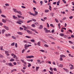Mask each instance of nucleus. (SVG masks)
I'll return each mask as SVG.
<instances>
[{
    "label": "nucleus",
    "mask_w": 74,
    "mask_h": 74,
    "mask_svg": "<svg viewBox=\"0 0 74 74\" xmlns=\"http://www.w3.org/2000/svg\"><path fill=\"white\" fill-rule=\"evenodd\" d=\"M24 30H25V31H26V32H27V33H29V34H32L33 33V32H32V31H30L28 29H24Z\"/></svg>",
    "instance_id": "nucleus-1"
},
{
    "label": "nucleus",
    "mask_w": 74,
    "mask_h": 74,
    "mask_svg": "<svg viewBox=\"0 0 74 74\" xmlns=\"http://www.w3.org/2000/svg\"><path fill=\"white\" fill-rule=\"evenodd\" d=\"M44 30L45 31V33H49V32H50L51 33V31L50 30H48V29L46 28H44Z\"/></svg>",
    "instance_id": "nucleus-2"
},
{
    "label": "nucleus",
    "mask_w": 74,
    "mask_h": 74,
    "mask_svg": "<svg viewBox=\"0 0 74 74\" xmlns=\"http://www.w3.org/2000/svg\"><path fill=\"white\" fill-rule=\"evenodd\" d=\"M71 66L70 67V70H73V69H74V66L73 65L71 64L69 65V66Z\"/></svg>",
    "instance_id": "nucleus-3"
},
{
    "label": "nucleus",
    "mask_w": 74,
    "mask_h": 74,
    "mask_svg": "<svg viewBox=\"0 0 74 74\" xmlns=\"http://www.w3.org/2000/svg\"><path fill=\"white\" fill-rule=\"evenodd\" d=\"M3 27H4V28H5V29L7 30H9V27H7L6 26H3Z\"/></svg>",
    "instance_id": "nucleus-4"
},
{
    "label": "nucleus",
    "mask_w": 74,
    "mask_h": 74,
    "mask_svg": "<svg viewBox=\"0 0 74 74\" xmlns=\"http://www.w3.org/2000/svg\"><path fill=\"white\" fill-rule=\"evenodd\" d=\"M5 54L7 56H10V54L8 53L9 52L8 51H5Z\"/></svg>",
    "instance_id": "nucleus-5"
},
{
    "label": "nucleus",
    "mask_w": 74,
    "mask_h": 74,
    "mask_svg": "<svg viewBox=\"0 0 74 74\" xmlns=\"http://www.w3.org/2000/svg\"><path fill=\"white\" fill-rule=\"evenodd\" d=\"M34 58L33 56H31L26 57L27 58Z\"/></svg>",
    "instance_id": "nucleus-6"
},
{
    "label": "nucleus",
    "mask_w": 74,
    "mask_h": 74,
    "mask_svg": "<svg viewBox=\"0 0 74 74\" xmlns=\"http://www.w3.org/2000/svg\"><path fill=\"white\" fill-rule=\"evenodd\" d=\"M21 61L24 64H27V63H26V62H25L24 60H21Z\"/></svg>",
    "instance_id": "nucleus-7"
},
{
    "label": "nucleus",
    "mask_w": 74,
    "mask_h": 74,
    "mask_svg": "<svg viewBox=\"0 0 74 74\" xmlns=\"http://www.w3.org/2000/svg\"><path fill=\"white\" fill-rule=\"evenodd\" d=\"M16 13L19 14L21 15H22V12L20 11H17Z\"/></svg>",
    "instance_id": "nucleus-8"
},
{
    "label": "nucleus",
    "mask_w": 74,
    "mask_h": 74,
    "mask_svg": "<svg viewBox=\"0 0 74 74\" xmlns=\"http://www.w3.org/2000/svg\"><path fill=\"white\" fill-rule=\"evenodd\" d=\"M31 30H32V31H33L34 32H35L36 33H37V34H38V32H37V31H36V30L35 29H31Z\"/></svg>",
    "instance_id": "nucleus-9"
},
{
    "label": "nucleus",
    "mask_w": 74,
    "mask_h": 74,
    "mask_svg": "<svg viewBox=\"0 0 74 74\" xmlns=\"http://www.w3.org/2000/svg\"><path fill=\"white\" fill-rule=\"evenodd\" d=\"M17 34L19 35H23V33L19 32H17Z\"/></svg>",
    "instance_id": "nucleus-10"
},
{
    "label": "nucleus",
    "mask_w": 74,
    "mask_h": 74,
    "mask_svg": "<svg viewBox=\"0 0 74 74\" xmlns=\"http://www.w3.org/2000/svg\"><path fill=\"white\" fill-rule=\"evenodd\" d=\"M43 28V26L42 25H40V27H38L39 29H42Z\"/></svg>",
    "instance_id": "nucleus-11"
},
{
    "label": "nucleus",
    "mask_w": 74,
    "mask_h": 74,
    "mask_svg": "<svg viewBox=\"0 0 74 74\" xmlns=\"http://www.w3.org/2000/svg\"><path fill=\"white\" fill-rule=\"evenodd\" d=\"M37 44L38 46H40L41 45V42L40 41H39L37 43Z\"/></svg>",
    "instance_id": "nucleus-12"
},
{
    "label": "nucleus",
    "mask_w": 74,
    "mask_h": 74,
    "mask_svg": "<svg viewBox=\"0 0 74 74\" xmlns=\"http://www.w3.org/2000/svg\"><path fill=\"white\" fill-rule=\"evenodd\" d=\"M29 14L31 15H32V16H36L34 14L32 13L31 12H29Z\"/></svg>",
    "instance_id": "nucleus-13"
},
{
    "label": "nucleus",
    "mask_w": 74,
    "mask_h": 74,
    "mask_svg": "<svg viewBox=\"0 0 74 74\" xmlns=\"http://www.w3.org/2000/svg\"><path fill=\"white\" fill-rule=\"evenodd\" d=\"M13 10L16 13L17 12V10H16V9H14V8H13Z\"/></svg>",
    "instance_id": "nucleus-14"
},
{
    "label": "nucleus",
    "mask_w": 74,
    "mask_h": 74,
    "mask_svg": "<svg viewBox=\"0 0 74 74\" xmlns=\"http://www.w3.org/2000/svg\"><path fill=\"white\" fill-rule=\"evenodd\" d=\"M16 71V69H14L12 70L11 71V73H12V72H14V71Z\"/></svg>",
    "instance_id": "nucleus-15"
},
{
    "label": "nucleus",
    "mask_w": 74,
    "mask_h": 74,
    "mask_svg": "<svg viewBox=\"0 0 74 74\" xmlns=\"http://www.w3.org/2000/svg\"><path fill=\"white\" fill-rule=\"evenodd\" d=\"M60 57H61V58H66V56L64 55H60Z\"/></svg>",
    "instance_id": "nucleus-16"
},
{
    "label": "nucleus",
    "mask_w": 74,
    "mask_h": 74,
    "mask_svg": "<svg viewBox=\"0 0 74 74\" xmlns=\"http://www.w3.org/2000/svg\"><path fill=\"white\" fill-rule=\"evenodd\" d=\"M13 19H17V18H18V17L16 16L15 17V16L13 15Z\"/></svg>",
    "instance_id": "nucleus-17"
},
{
    "label": "nucleus",
    "mask_w": 74,
    "mask_h": 74,
    "mask_svg": "<svg viewBox=\"0 0 74 74\" xmlns=\"http://www.w3.org/2000/svg\"><path fill=\"white\" fill-rule=\"evenodd\" d=\"M34 11L35 12V14L34 15H37V14H38V12H37L35 10Z\"/></svg>",
    "instance_id": "nucleus-18"
},
{
    "label": "nucleus",
    "mask_w": 74,
    "mask_h": 74,
    "mask_svg": "<svg viewBox=\"0 0 74 74\" xmlns=\"http://www.w3.org/2000/svg\"><path fill=\"white\" fill-rule=\"evenodd\" d=\"M6 30L5 29H3L2 31V33L3 34H4V32H5Z\"/></svg>",
    "instance_id": "nucleus-19"
},
{
    "label": "nucleus",
    "mask_w": 74,
    "mask_h": 74,
    "mask_svg": "<svg viewBox=\"0 0 74 74\" xmlns=\"http://www.w3.org/2000/svg\"><path fill=\"white\" fill-rule=\"evenodd\" d=\"M40 68V67L39 66H37L36 67V71H38V69H39V68Z\"/></svg>",
    "instance_id": "nucleus-20"
},
{
    "label": "nucleus",
    "mask_w": 74,
    "mask_h": 74,
    "mask_svg": "<svg viewBox=\"0 0 74 74\" xmlns=\"http://www.w3.org/2000/svg\"><path fill=\"white\" fill-rule=\"evenodd\" d=\"M12 38L14 39V40H16V37H15V36H12Z\"/></svg>",
    "instance_id": "nucleus-21"
},
{
    "label": "nucleus",
    "mask_w": 74,
    "mask_h": 74,
    "mask_svg": "<svg viewBox=\"0 0 74 74\" xmlns=\"http://www.w3.org/2000/svg\"><path fill=\"white\" fill-rule=\"evenodd\" d=\"M60 36H61L62 37V36H64V35L63 33H60Z\"/></svg>",
    "instance_id": "nucleus-22"
},
{
    "label": "nucleus",
    "mask_w": 74,
    "mask_h": 74,
    "mask_svg": "<svg viewBox=\"0 0 74 74\" xmlns=\"http://www.w3.org/2000/svg\"><path fill=\"white\" fill-rule=\"evenodd\" d=\"M14 45H15V42H13L10 45L11 46H14Z\"/></svg>",
    "instance_id": "nucleus-23"
},
{
    "label": "nucleus",
    "mask_w": 74,
    "mask_h": 74,
    "mask_svg": "<svg viewBox=\"0 0 74 74\" xmlns=\"http://www.w3.org/2000/svg\"><path fill=\"white\" fill-rule=\"evenodd\" d=\"M58 67H63V64H60L59 65Z\"/></svg>",
    "instance_id": "nucleus-24"
},
{
    "label": "nucleus",
    "mask_w": 74,
    "mask_h": 74,
    "mask_svg": "<svg viewBox=\"0 0 74 74\" xmlns=\"http://www.w3.org/2000/svg\"><path fill=\"white\" fill-rule=\"evenodd\" d=\"M31 26L32 27H36V26H35L34 24H32Z\"/></svg>",
    "instance_id": "nucleus-25"
},
{
    "label": "nucleus",
    "mask_w": 74,
    "mask_h": 74,
    "mask_svg": "<svg viewBox=\"0 0 74 74\" xmlns=\"http://www.w3.org/2000/svg\"><path fill=\"white\" fill-rule=\"evenodd\" d=\"M60 3V0L58 1L57 2V5H59V4Z\"/></svg>",
    "instance_id": "nucleus-26"
},
{
    "label": "nucleus",
    "mask_w": 74,
    "mask_h": 74,
    "mask_svg": "<svg viewBox=\"0 0 74 74\" xmlns=\"http://www.w3.org/2000/svg\"><path fill=\"white\" fill-rule=\"evenodd\" d=\"M28 67H30L31 66V64H30L29 63H28Z\"/></svg>",
    "instance_id": "nucleus-27"
},
{
    "label": "nucleus",
    "mask_w": 74,
    "mask_h": 74,
    "mask_svg": "<svg viewBox=\"0 0 74 74\" xmlns=\"http://www.w3.org/2000/svg\"><path fill=\"white\" fill-rule=\"evenodd\" d=\"M39 51H41V52H45V50H39Z\"/></svg>",
    "instance_id": "nucleus-28"
},
{
    "label": "nucleus",
    "mask_w": 74,
    "mask_h": 74,
    "mask_svg": "<svg viewBox=\"0 0 74 74\" xmlns=\"http://www.w3.org/2000/svg\"><path fill=\"white\" fill-rule=\"evenodd\" d=\"M9 66H13L14 65H12V63H9Z\"/></svg>",
    "instance_id": "nucleus-29"
},
{
    "label": "nucleus",
    "mask_w": 74,
    "mask_h": 74,
    "mask_svg": "<svg viewBox=\"0 0 74 74\" xmlns=\"http://www.w3.org/2000/svg\"><path fill=\"white\" fill-rule=\"evenodd\" d=\"M2 22H4V23H6V21L4 20V19H2Z\"/></svg>",
    "instance_id": "nucleus-30"
},
{
    "label": "nucleus",
    "mask_w": 74,
    "mask_h": 74,
    "mask_svg": "<svg viewBox=\"0 0 74 74\" xmlns=\"http://www.w3.org/2000/svg\"><path fill=\"white\" fill-rule=\"evenodd\" d=\"M49 10H45V12H49Z\"/></svg>",
    "instance_id": "nucleus-31"
},
{
    "label": "nucleus",
    "mask_w": 74,
    "mask_h": 74,
    "mask_svg": "<svg viewBox=\"0 0 74 74\" xmlns=\"http://www.w3.org/2000/svg\"><path fill=\"white\" fill-rule=\"evenodd\" d=\"M14 59L12 58L10 60V62H14Z\"/></svg>",
    "instance_id": "nucleus-32"
},
{
    "label": "nucleus",
    "mask_w": 74,
    "mask_h": 74,
    "mask_svg": "<svg viewBox=\"0 0 74 74\" xmlns=\"http://www.w3.org/2000/svg\"><path fill=\"white\" fill-rule=\"evenodd\" d=\"M60 61H63V58H62V57H60Z\"/></svg>",
    "instance_id": "nucleus-33"
},
{
    "label": "nucleus",
    "mask_w": 74,
    "mask_h": 74,
    "mask_svg": "<svg viewBox=\"0 0 74 74\" xmlns=\"http://www.w3.org/2000/svg\"><path fill=\"white\" fill-rule=\"evenodd\" d=\"M0 58H4V56H3V55L0 54Z\"/></svg>",
    "instance_id": "nucleus-34"
},
{
    "label": "nucleus",
    "mask_w": 74,
    "mask_h": 74,
    "mask_svg": "<svg viewBox=\"0 0 74 74\" xmlns=\"http://www.w3.org/2000/svg\"><path fill=\"white\" fill-rule=\"evenodd\" d=\"M55 21H56V22H57V23H59V21H58V20L55 18Z\"/></svg>",
    "instance_id": "nucleus-35"
},
{
    "label": "nucleus",
    "mask_w": 74,
    "mask_h": 74,
    "mask_svg": "<svg viewBox=\"0 0 74 74\" xmlns=\"http://www.w3.org/2000/svg\"><path fill=\"white\" fill-rule=\"evenodd\" d=\"M1 16H2V17H3V18H6V17L5 16V15H4L3 14H2L1 15Z\"/></svg>",
    "instance_id": "nucleus-36"
},
{
    "label": "nucleus",
    "mask_w": 74,
    "mask_h": 74,
    "mask_svg": "<svg viewBox=\"0 0 74 74\" xmlns=\"http://www.w3.org/2000/svg\"><path fill=\"white\" fill-rule=\"evenodd\" d=\"M50 70L51 71H53V69L52 67L50 68Z\"/></svg>",
    "instance_id": "nucleus-37"
},
{
    "label": "nucleus",
    "mask_w": 74,
    "mask_h": 74,
    "mask_svg": "<svg viewBox=\"0 0 74 74\" xmlns=\"http://www.w3.org/2000/svg\"><path fill=\"white\" fill-rule=\"evenodd\" d=\"M22 27H24V28H25V29H28V28H27V27H26V26H25L24 25H22Z\"/></svg>",
    "instance_id": "nucleus-38"
},
{
    "label": "nucleus",
    "mask_w": 74,
    "mask_h": 74,
    "mask_svg": "<svg viewBox=\"0 0 74 74\" xmlns=\"http://www.w3.org/2000/svg\"><path fill=\"white\" fill-rule=\"evenodd\" d=\"M31 42H34V41H35V40H34L32 39L30 40Z\"/></svg>",
    "instance_id": "nucleus-39"
},
{
    "label": "nucleus",
    "mask_w": 74,
    "mask_h": 74,
    "mask_svg": "<svg viewBox=\"0 0 74 74\" xmlns=\"http://www.w3.org/2000/svg\"><path fill=\"white\" fill-rule=\"evenodd\" d=\"M32 20H30L27 21V23H29V22H32Z\"/></svg>",
    "instance_id": "nucleus-40"
},
{
    "label": "nucleus",
    "mask_w": 74,
    "mask_h": 74,
    "mask_svg": "<svg viewBox=\"0 0 74 74\" xmlns=\"http://www.w3.org/2000/svg\"><path fill=\"white\" fill-rule=\"evenodd\" d=\"M49 37L50 38H51V39L54 40H55V39H54V38H53V37H52V36H50Z\"/></svg>",
    "instance_id": "nucleus-41"
},
{
    "label": "nucleus",
    "mask_w": 74,
    "mask_h": 74,
    "mask_svg": "<svg viewBox=\"0 0 74 74\" xmlns=\"http://www.w3.org/2000/svg\"><path fill=\"white\" fill-rule=\"evenodd\" d=\"M29 47H32V45H27V48H29Z\"/></svg>",
    "instance_id": "nucleus-42"
},
{
    "label": "nucleus",
    "mask_w": 74,
    "mask_h": 74,
    "mask_svg": "<svg viewBox=\"0 0 74 74\" xmlns=\"http://www.w3.org/2000/svg\"><path fill=\"white\" fill-rule=\"evenodd\" d=\"M5 6H9L10 5L8 3H5Z\"/></svg>",
    "instance_id": "nucleus-43"
},
{
    "label": "nucleus",
    "mask_w": 74,
    "mask_h": 74,
    "mask_svg": "<svg viewBox=\"0 0 74 74\" xmlns=\"http://www.w3.org/2000/svg\"><path fill=\"white\" fill-rule=\"evenodd\" d=\"M25 37L27 38H31V37L30 36H26Z\"/></svg>",
    "instance_id": "nucleus-44"
},
{
    "label": "nucleus",
    "mask_w": 74,
    "mask_h": 74,
    "mask_svg": "<svg viewBox=\"0 0 74 74\" xmlns=\"http://www.w3.org/2000/svg\"><path fill=\"white\" fill-rule=\"evenodd\" d=\"M18 21L19 22H20L21 23H23V22L22 21L19 20V21Z\"/></svg>",
    "instance_id": "nucleus-45"
},
{
    "label": "nucleus",
    "mask_w": 74,
    "mask_h": 74,
    "mask_svg": "<svg viewBox=\"0 0 74 74\" xmlns=\"http://www.w3.org/2000/svg\"><path fill=\"white\" fill-rule=\"evenodd\" d=\"M73 16H70L69 17V19H73Z\"/></svg>",
    "instance_id": "nucleus-46"
},
{
    "label": "nucleus",
    "mask_w": 74,
    "mask_h": 74,
    "mask_svg": "<svg viewBox=\"0 0 74 74\" xmlns=\"http://www.w3.org/2000/svg\"><path fill=\"white\" fill-rule=\"evenodd\" d=\"M50 26H51V27H54V26H53V25L52 24H51L50 25Z\"/></svg>",
    "instance_id": "nucleus-47"
},
{
    "label": "nucleus",
    "mask_w": 74,
    "mask_h": 74,
    "mask_svg": "<svg viewBox=\"0 0 74 74\" xmlns=\"http://www.w3.org/2000/svg\"><path fill=\"white\" fill-rule=\"evenodd\" d=\"M17 16L18 17V18H20L22 17V16H19V15H17Z\"/></svg>",
    "instance_id": "nucleus-48"
},
{
    "label": "nucleus",
    "mask_w": 74,
    "mask_h": 74,
    "mask_svg": "<svg viewBox=\"0 0 74 74\" xmlns=\"http://www.w3.org/2000/svg\"><path fill=\"white\" fill-rule=\"evenodd\" d=\"M44 46L45 47H48V46L47 44H45L44 45Z\"/></svg>",
    "instance_id": "nucleus-49"
},
{
    "label": "nucleus",
    "mask_w": 74,
    "mask_h": 74,
    "mask_svg": "<svg viewBox=\"0 0 74 74\" xmlns=\"http://www.w3.org/2000/svg\"><path fill=\"white\" fill-rule=\"evenodd\" d=\"M23 42H25V43H29L26 40H24Z\"/></svg>",
    "instance_id": "nucleus-50"
},
{
    "label": "nucleus",
    "mask_w": 74,
    "mask_h": 74,
    "mask_svg": "<svg viewBox=\"0 0 74 74\" xmlns=\"http://www.w3.org/2000/svg\"><path fill=\"white\" fill-rule=\"evenodd\" d=\"M15 47L16 48H17L18 47V45H17V43H15Z\"/></svg>",
    "instance_id": "nucleus-51"
},
{
    "label": "nucleus",
    "mask_w": 74,
    "mask_h": 74,
    "mask_svg": "<svg viewBox=\"0 0 74 74\" xmlns=\"http://www.w3.org/2000/svg\"><path fill=\"white\" fill-rule=\"evenodd\" d=\"M53 70H54V71H57V70L56 69V68H53Z\"/></svg>",
    "instance_id": "nucleus-52"
},
{
    "label": "nucleus",
    "mask_w": 74,
    "mask_h": 74,
    "mask_svg": "<svg viewBox=\"0 0 74 74\" xmlns=\"http://www.w3.org/2000/svg\"><path fill=\"white\" fill-rule=\"evenodd\" d=\"M3 46H1L0 47V50H1V51H2V50H3Z\"/></svg>",
    "instance_id": "nucleus-53"
},
{
    "label": "nucleus",
    "mask_w": 74,
    "mask_h": 74,
    "mask_svg": "<svg viewBox=\"0 0 74 74\" xmlns=\"http://www.w3.org/2000/svg\"><path fill=\"white\" fill-rule=\"evenodd\" d=\"M16 23H18V24H19V25H22L21 23H19L18 22H16Z\"/></svg>",
    "instance_id": "nucleus-54"
},
{
    "label": "nucleus",
    "mask_w": 74,
    "mask_h": 74,
    "mask_svg": "<svg viewBox=\"0 0 74 74\" xmlns=\"http://www.w3.org/2000/svg\"><path fill=\"white\" fill-rule=\"evenodd\" d=\"M47 26L48 28L49 27V24L48 23H47Z\"/></svg>",
    "instance_id": "nucleus-55"
},
{
    "label": "nucleus",
    "mask_w": 74,
    "mask_h": 74,
    "mask_svg": "<svg viewBox=\"0 0 74 74\" xmlns=\"http://www.w3.org/2000/svg\"><path fill=\"white\" fill-rule=\"evenodd\" d=\"M67 37V36L66 35H64V38H66Z\"/></svg>",
    "instance_id": "nucleus-56"
},
{
    "label": "nucleus",
    "mask_w": 74,
    "mask_h": 74,
    "mask_svg": "<svg viewBox=\"0 0 74 74\" xmlns=\"http://www.w3.org/2000/svg\"><path fill=\"white\" fill-rule=\"evenodd\" d=\"M69 43H70V44H73V43L72 42H71V41H69Z\"/></svg>",
    "instance_id": "nucleus-57"
},
{
    "label": "nucleus",
    "mask_w": 74,
    "mask_h": 74,
    "mask_svg": "<svg viewBox=\"0 0 74 74\" xmlns=\"http://www.w3.org/2000/svg\"><path fill=\"white\" fill-rule=\"evenodd\" d=\"M24 47L25 48H27V44H25L24 45Z\"/></svg>",
    "instance_id": "nucleus-58"
},
{
    "label": "nucleus",
    "mask_w": 74,
    "mask_h": 74,
    "mask_svg": "<svg viewBox=\"0 0 74 74\" xmlns=\"http://www.w3.org/2000/svg\"><path fill=\"white\" fill-rule=\"evenodd\" d=\"M32 20L34 22H36V19H32Z\"/></svg>",
    "instance_id": "nucleus-59"
},
{
    "label": "nucleus",
    "mask_w": 74,
    "mask_h": 74,
    "mask_svg": "<svg viewBox=\"0 0 74 74\" xmlns=\"http://www.w3.org/2000/svg\"><path fill=\"white\" fill-rule=\"evenodd\" d=\"M42 3H43L42 1H40V3L41 4V5H42Z\"/></svg>",
    "instance_id": "nucleus-60"
},
{
    "label": "nucleus",
    "mask_w": 74,
    "mask_h": 74,
    "mask_svg": "<svg viewBox=\"0 0 74 74\" xmlns=\"http://www.w3.org/2000/svg\"><path fill=\"white\" fill-rule=\"evenodd\" d=\"M49 73L50 74H53V73L52 72H51L50 71H49Z\"/></svg>",
    "instance_id": "nucleus-61"
},
{
    "label": "nucleus",
    "mask_w": 74,
    "mask_h": 74,
    "mask_svg": "<svg viewBox=\"0 0 74 74\" xmlns=\"http://www.w3.org/2000/svg\"><path fill=\"white\" fill-rule=\"evenodd\" d=\"M16 57V55H14L13 58H14V59H15V58Z\"/></svg>",
    "instance_id": "nucleus-62"
},
{
    "label": "nucleus",
    "mask_w": 74,
    "mask_h": 74,
    "mask_svg": "<svg viewBox=\"0 0 74 74\" xmlns=\"http://www.w3.org/2000/svg\"><path fill=\"white\" fill-rule=\"evenodd\" d=\"M21 7L23 8H26V7H25V6H21Z\"/></svg>",
    "instance_id": "nucleus-63"
},
{
    "label": "nucleus",
    "mask_w": 74,
    "mask_h": 74,
    "mask_svg": "<svg viewBox=\"0 0 74 74\" xmlns=\"http://www.w3.org/2000/svg\"><path fill=\"white\" fill-rule=\"evenodd\" d=\"M20 30H23V28L21 27H20Z\"/></svg>",
    "instance_id": "nucleus-64"
}]
</instances>
